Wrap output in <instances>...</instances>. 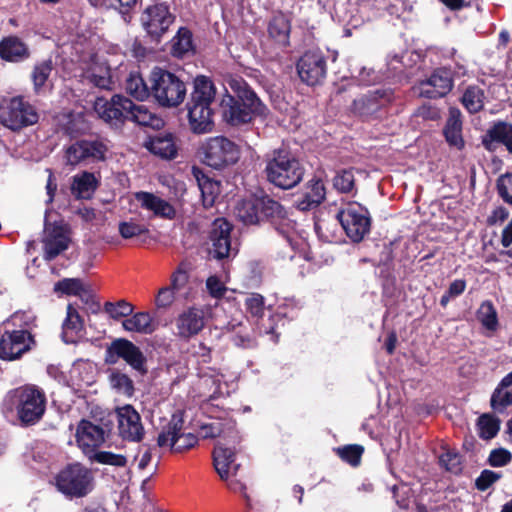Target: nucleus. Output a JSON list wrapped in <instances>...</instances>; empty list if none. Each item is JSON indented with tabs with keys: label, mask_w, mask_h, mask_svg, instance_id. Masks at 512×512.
I'll list each match as a JSON object with an SVG mask.
<instances>
[{
	"label": "nucleus",
	"mask_w": 512,
	"mask_h": 512,
	"mask_svg": "<svg viewBox=\"0 0 512 512\" xmlns=\"http://www.w3.org/2000/svg\"><path fill=\"white\" fill-rule=\"evenodd\" d=\"M512 460V454L505 448L494 449L490 452L488 457V464L492 467H503L509 464Z\"/></svg>",
	"instance_id": "obj_54"
},
{
	"label": "nucleus",
	"mask_w": 512,
	"mask_h": 512,
	"mask_svg": "<svg viewBox=\"0 0 512 512\" xmlns=\"http://www.w3.org/2000/svg\"><path fill=\"white\" fill-rule=\"evenodd\" d=\"M118 230L121 237L124 239H131L148 232V229L145 225L137 223L133 220L120 222L118 225Z\"/></svg>",
	"instance_id": "obj_52"
},
{
	"label": "nucleus",
	"mask_w": 512,
	"mask_h": 512,
	"mask_svg": "<svg viewBox=\"0 0 512 512\" xmlns=\"http://www.w3.org/2000/svg\"><path fill=\"white\" fill-rule=\"evenodd\" d=\"M176 295L174 290L170 289L168 286L163 287L157 294L155 304L158 308H168L175 301Z\"/></svg>",
	"instance_id": "obj_59"
},
{
	"label": "nucleus",
	"mask_w": 512,
	"mask_h": 512,
	"mask_svg": "<svg viewBox=\"0 0 512 512\" xmlns=\"http://www.w3.org/2000/svg\"><path fill=\"white\" fill-rule=\"evenodd\" d=\"M264 172L271 184L288 190L302 181L304 167L291 152L277 149L267 156Z\"/></svg>",
	"instance_id": "obj_4"
},
{
	"label": "nucleus",
	"mask_w": 512,
	"mask_h": 512,
	"mask_svg": "<svg viewBox=\"0 0 512 512\" xmlns=\"http://www.w3.org/2000/svg\"><path fill=\"white\" fill-rule=\"evenodd\" d=\"M325 187L318 178L308 181L302 195L295 201V206L300 211H308L318 207L325 199Z\"/></svg>",
	"instance_id": "obj_24"
},
{
	"label": "nucleus",
	"mask_w": 512,
	"mask_h": 512,
	"mask_svg": "<svg viewBox=\"0 0 512 512\" xmlns=\"http://www.w3.org/2000/svg\"><path fill=\"white\" fill-rule=\"evenodd\" d=\"M210 422L196 423L197 435L187 431L185 418H171L157 437L160 448H168L171 452L179 453L196 445L198 437L214 439L221 437L226 443L218 442L213 450V464L222 480H227L239 469L234 464L235 446L240 443L241 437L235 429L236 423L232 418H210Z\"/></svg>",
	"instance_id": "obj_1"
},
{
	"label": "nucleus",
	"mask_w": 512,
	"mask_h": 512,
	"mask_svg": "<svg viewBox=\"0 0 512 512\" xmlns=\"http://www.w3.org/2000/svg\"><path fill=\"white\" fill-rule=\"evenodd\" d=\"M37 121V112L21 97L9 99L0 107V122L13 131L33 125Z\"/></svg>",
	"instance_id": "obj_9"
},
{
	"label": "nucleus",
	"mask_w": 512,
	"mask_h": 512,
	"mask_svg": "<svg viewBox=\"0 0 512 512\" xmlns=\"http://www.w3.org/2000/svg\"><path fill=\"white\" fill-rule=\"evenodd\" d=\"M133 309V305L125 300H119L116 303L106 302L104 304V311L114 320L131 315Z\"/></svg>",
	"instance_id": "obj_46"
},
{
	"label": "nucleus",
	"mask_w": 512,
	"mask_h": 512,
	"mask_svg": "<svg viewBox=\"0 0 512 512\" xmlns=\"http://www.w3.org/2000/svg\"><path fill=\"white\" fill-rule=\"evenodd\" d=\"M29 55L27 46L17 37L11 36L0 42V56L10 62H18Z\"/></svg>",
	"instance_id": "obj_30"
},
{
	"label": "nucleus",
	"mask_w": 512,
	"mask_h": 512,
	"mask_svg": "<svg viewBox=\"0 0 512 512\" xmlns=\"http://www.w3.org/2000/svg\"><path fill=\"white\" fill-rule=\"evenodd\" d=\"M415 114L423 119L435 120L439 118V111L428 104L420 106Z\"/></svg>",
	"instance_id": "obj_60"
},
{
	"label": "nucleus",
	"mask_w": 512,
	"mask_h": 512,
	"mask_svg": "<svg viewBox=\"0 0 512 512\" xmlns=\"http://www.w3.org/2000/svg\"><path fill=\"white\" fill-rule=\"evenodd\" d=\"M354 174L351 169L339 171L333 179V186L342 193L350 192L354 187Z\"/></svg>",
	"instance_id": "obj_50"
},
{
	"label": "nucleus",
	"mask_w": 512,
	"mask_h": 512,
	"mask_svg": "<svg viewBox=\"0 0 512 512\" xmlns=\"http://www.w3.org/2000/svg\"><path fill=\"white\" fill-rule=\"evenodd\" d=\"M117 416H139V413L133 408V406L127 404L122 407H116L115 409Z\"/></svg>",
	"instance_id": "obj_63"
},
{
	"label": "nucleus",
	"mask_w": 512,
	"mask_h": 512,
	"mask_svg": "<svg viewBox=\"0 0 512 512\" xmlns=\"http://www.w3.org/2000/svg\"><path fill=\"white\" fill-rule=\"evenodd\" d=\"M189 276L185 270L179 267L171 276L170 289L174 290L176 294H180L188 284Z\"/></svg>",
	"instance_id": "obj_57"
},
{
	"label": "nucleus",
	"mask_w": 512,
	"mask_h": 512,
	"mask_svg": "<svg viewBox=\"0 0 512 512\" xmlns=\"http://www.w3.org/2000/svg\"><path fill=\"white\" fill-rule=\"evenodd\" d=\"M482 143L488 150H494L495 143H502L512 153V124L505 122L495 124L487 131Z\"/></svg>",
	"instance_id": "obj_27"
},
{
	"label": "nucleus",
	"mask_w": 512,
	"mask_h": 512,
	"mask_svg": "<svg viewBox=\"0 0 512 512\" xmlns=\"http://www.w3.org/2000/svg\"><path fill=\"white\" fill-rule=\"evenodd\" d=\"M491 407L497 413H503L512 404V372L506 375L491 396Z\"/></svg>",
	"instance_id": "obj_29"
},
{
	"label": "nucleus",
	"mask_w": 512,
	"mask_h": 512,
	"mask_svg": "<svg viewBox=\"0 0 512 512\" xmlns=\"http://www.w3.org/2000/svg\"><path fill=\"white\" fill-rule=\"evenodd\" d=\"M109 430L103 425L82 418L76 430V442L79 448L86 454L91 455L106 440Z\"/></svg>",
	"instance_id": "obj_16"
},
{
	"label": "nucleus",
	"mask_w": 512,
	"mask_h": 512,
	"mask_svg": "<svg viewBox=\"0 0 512 512\" xmlns=\"http://www.w3.org/2000/svg\"><path fill=\"white\" fill-rule=\"evenodd\" d=\"M392 99V92L388 89H378L369 95L362 96L353 102V111L360 116H369L378 111L380 106Z\"/></svg>",
	"instance_id": "obj_23"
},
{
	"label": "nucleus",
	"mask_w": 512,
	"mask_h": 512,
	"mask_svg": "<svg viewBox=\"0 0 512 512\" xmlns=\"http://www.w3.org/2000/svg\"><path fill=\"white\" fill-rule=\"evenodd\" d=\"M126 92L136 100L143 101L151 95L150 87L138 73H130L125 83Z\"/></svg>",
	"instance_id": "obj_39"
},
{
	"label": "nucleus",
	"mask_w": 512,
	"mask_h": 512,
	"mask_svg": "<svg viewBox=\"0 0 512 512\" xmlns=\"http://www.w3.org/2000/svg\"><path fill=\"white\" fill-rule=\"evenodd\" d=\"M46 404L44 391L35 385H26L18 391V416H43Z\"/></svg>",
	"instance_id": "obj_18"
},
{
	"label": "nucleus",
	"mask_w": 512,
	"mask_h": 512,
	"mask_svg": "<svg viewBox=\"0 0 512 512\" xmlns=\"http://www.w3.org/2000/svg\"><path fill=\"white\" fill-rule=\"evenodd\" d=\"M120 358L125 360L126 363L140 374L146 373V358L142 351L134 343L124 338H118L108 346L105 362L116 364Z\"/></svg>",
	"instance_id": "obj_13"
},
{
	"label": "nucleus",
	"mask_w": 512,
	"mask_h": 512,
	"mask_svg": "<svg viewBox=\"0 0 512 512\" xmlns=\"http://www.w3.org/2000/svg\"><path fill=\"white\" fill-rule=\"evenodd\" d=\"M54 291L79 296L84 291V288L81 280L77 278H65L55 284Z\"/></svg>",
	"instance_id": "obj_51"
},
{
	"label": "nucleus",
	"mask_w": 512,
	"mask_h": 512,
	"mask_svg": "<svg viewBox=\"0 0 512 512\" xmlns=\"http://www.w3.org/2000/svg\"><path fill=\"white\" fill-rule=\"evenodd\" d=\"M93 474L85 466L74 463L63 468L55 477L59 492L69 498H82L93 489Z\"/></svg>",
	"instance_id": "obj_8"
},
{
	"label": "nucleus",
	"mask_w": 512,
	"mask_h": 512,
	"mask_svg": "<svg viewBox=\"0 0 512 512\" xmlns=\"http://www.w3.org/2000/svg\"><path fill=\"white\" fill-rule=\"evenodd\" d=\"M126 331L151 334L156 330V324L149 313L139 312L127 318L122 323Z\"/></svg>",
	"instance_id": "obj_34"
},
{
	"label": "nucleus",
	"mask_w": 512,
	"mask_h": 512,
	"mask_svg": "<svg viewBox=\"0 0 512 512\" xmlns=\"http://www.w3.org/2000/svg\"><path fill=\"white\" fill-rule=\"evenodd\" d=\"M135 199L142 208L152 211L156 216L172 219L175 215L174 208L167 201L153 193L137 192L135 193Z\"/></svg>",
	"instance_id": "obj_26"
},
{
	"label": "nucleus",
	"mask_w": 512,
	"mask_h": 512,
	"mask_svg": "<svg viewBox=\"0 0 512 512\" xmlns=\"http://www.w3.org/2000/svg\"><path fill=\"white\" fill-rule=\"evenodd\" d=\"M148 149L162 158H173L176 155V147L171 134L158 135L151 139Z\"/></svg>",
	"instance_id": "obj_38"
},
{
	"label": "nucleus",
	"mask_w": 512,
	"mask_h": 512,
	"mask_svg": "<svg viewBox=\"0 0 512 512\" xmlns=\"http://www.w3.org/2000/svg\"><path fill=\"white\" fill-rule=\"evenodd\" d=\"M234 213L245 225H256L265 220L273 221L286 217L284 207L266 194L240 200L235 206Z\"/></svg>",
	"instance_id": "obj_5"
},
{
	"label": "nucleus",
	"mask_w": 512,
	"mask_h": 512,
	"mask_svg": "<svg viewBox=\"0 0 512 512\" xmlns=\"http://www.w3.org/2000/svg\"><path fill=\"white\" fill-rule=\"evenodd\" d=\"M337 218L347 236L354 242L361 241L370 231L371 219L366 207L350 202L340 210Z\"/></svg>",
	"instance_id": "obj_10"
},
{
	"label": "nucleus",
	"mask_w": 512,
	"mask_h": 512,
	"mask_svg": "<svg viewBox=\"0 0 512 512\" xmlns=\"http://www.w3.org/2000/svg\"><path fill=\"white\" fill-rule=\"evenodd\" d=\"M231 224L223 218L216 219L210 231L211 247L209 254L212 258L222 260L228 258L233 251L230 233Z\"/></svg>",
	"instance_id": "obj_19"
},
{
	"label": "nucleus",
	"mask_w": 512,
	"mask_h": 512,
	"mask_svg": "<svg viewBox=\"0 0 512 512\" xmlns=\"http://www.w3.org/2000/svg\"><path fill=\"white\" fill-rule=\"evenodd\" d=\"M477 427L479 436L484 440H490L497 435L500 423L498 418H478Z\"/></svg>",
	"instance_id": "obj_49"
},
{
	"label": "nucleus",
	"mask_w": 512,
	"mask_h": 512,
	"mask_svg": "<svg viewBox=\"0 0 512 512\" xmlns=\"http://www.w3.org/2000/svg\"><path fill=\"white\" fill-rule=\"evenodd\" d=\"M202 162L207 166L222 170L234 165L240 158V148L224 136L207 138L199 148Z\"/></svg>",
	"instance_id": "obj_7"
},
{
	"label": "nucleus",
	"mask_w": 512,
	"mask_h": 512,
	"mask_svg": "<svg viewBox=\"0 0 512 512\" xmlns=\"http://www.w3.org/2000/svg\"><path fill=\"white\" fill-rule=\"evenodd\" d=\"M461 130V112L457 108H450L449 117L444 129V135L447 142L458 149H461L464 145Z\"/></svg>",
	"instance_id": "obj_31"
},
{
	"label": "nucleus",
	"mask_w": 512,
	"mask_h": 512,
	"mask_svg": "<svg viewBox=\"0 0 512 512\" xmlns=\"http://www.w3.org/2000/svg\"><path fill=\"white\" fill-rule=\"evenodd\" d=\"M465 288L466 282L463 279H456L450 284L447 292L452 297H457L464 292Z\"/></svg>",
	"instance_id": "obj_62"
},
{
	"label": "nucleus",
	"mask_w": 512,
	"mask_h": 512,
	"mask_svg": "<svg viewBox=\"0 0 512 512\" xmlns=\"http://www.w3.org/2000/svg\"><path fill=\"white\" fill-rule=\"evenodd\" d=\"M192 33L189 29L181 27L171 40V54L177 58H184L193 53Z\"/></svg>",
	"instance_id": "obj_33"
},
{
	"label": "nucleus",
	"mask_w": 512,
	"mask_h": 512,
	"mask_svg": "<svg viewBox=\"0 0 512 512\" xmlns=\"http://www.w3.org/2000/svg\"><path fill=\"white\" fill-rule=\"evenodd\" d=\"M84 330V321L77 309L69 304L66 309V318L62 324V340L67 343H76L77 337Z\"/></svg>",
	"instance_id": "obj_28"
},
{
	"label": "nucleus",
	"mask_w": 512,
	"mask_h": 512,
	"mask_svg": "<svg viewBox=\"0 0 512 512\" xmlns=\"http://www.w3.org/2000/svg\"><path fill=\"white\" fill-rule=\"evenodd\" d=\"M174 21L175 16L163 3L148 6L141 15L143 29L157 41L168 31Z\"/></svg>",
	"instance_id": "obj_14"
},
{
	"label": "nucleus",
	"mask_w": 512,
	"mask_h": 512,
	"mask_svg": "<svg viewBox=\"0 0 512 512\" xmlns=\"http://www.w3.org/2000/svg\"><path fill=\"white\" fill-rule=\"evenodd\" d=\"M150 91L155 101L163 107H177L186 95V86L173 73L155 68L150 74Z\"/></svg>",
	"instance_id": "obj_6"
},
{
	"label": "nucleus",
	"mask_w": 512,
	"mask_h": 512,
	"mask_svg": "<svg viewBox=\"0 0 512 512\" xmlns=\"http://www.w3.org/2000/svg\"><path fill=\"white\" fill-rule=\"evenodd\" d=\"M453 87L451 72L446 69L435 70L429 78L419 83L418 94L425 98H440Z\"/></svg>",
	"instance_id": "obj_20"
},
{
	"label": "nucleus",
	"mask_w": 512,
	"mask_h": 512,
	"mask_svg": "<svg viewBox=\"0 0 512 512\" xmlns=\"http://www.w3.org/2000/svg\"><path fill=\"white\" fill-rule=\"evenodd\" d=\"M34 338L26 329L6 331L0 339V359L12 361L31 350Z\"/></svg>",
	"instance_id": "obj_15"
},
{
	"label": "nucleus",
	"mask_w": 512,
	"mask_h": 512,
	"mask_svg": "<svg viewBox=\"0 0 512 512\" xmlns=\"http://www.w3.org/2000/svg\"><path fill=\"white\" fill-rule=\"evenodd\" d=\"M226 82L238 97L235 99L226 92L220 100V113L227 124L232 126L245 124L250 122L254 115L263 112L264 106L260 99L243 78L231 76Z\"/></svg>",
	"instance_id": "obj_2"
},
{
	"label": "nucleus",
	"mask_w": 512,
	"mask_h": 512,
	"mask_svg": "<svg viewBox=\"0 0 512 512\" xmlns=\"http://www.w3.org/2000/svg\"><path fill=\"white\" fill-rule=\"evenodd\" d=\"M85 79L99 89L111 90L113 79L111 69L105 61L93 58L90 66L85 72Z\"/></svg>",
	"instance_id": "obj_25"
},
{
	"label": "nucleus",
	"mask_w": 512,
	"mask_h": 512,
	"mask_svg": "<svg viewBox=\"0 0 512 512\" xmlns=\"http://www.w3.org/2000/svg\"><path fill=\"white\" fill-rule=\"evenodd\" d=\"M89 457L97 463L116 467H124L127 463V459L124 455L109 451H95Z\"/></svg>",
	"instance_id": "obj_48"
},
{
	"label": "nucleus",
	"mask_w": 512,
	"mask_h": 512,
	"mask_svg": "<svg viewBox=\"0 0 512 512\" xmlns=\"http://www.w3.org/2000/svg\"><path fill=\"white\" fill-rule=\"evenodd\" d=\"M300 79L307 85L319 84L326 76V59L320 51H307L297 63Z\"/></svg>",
	"instance_id": "obj_17"
},
{
	"label": "nucleus",
	"mask_w": 512,
	"mask_h": 512,
	"mask_svg": "<svg viewBox=\"0 0 512 512\" xmlns=\"http://www.w3.org/2000/svg\"><path fill=\"white\" fill-rule=\"evenodd\" d=\"M509 216V212L504 207H497L488 218L489 224H495L497 222H503Z\"/></svg>",
	"instance_id": "obj_61"
},
{
	"label": "nucleus",
	"mask_w": 512,
	"mask_h": 512,
	"mask_svg": "<svg viewBox=\"0 0 512 512\" xmlns=\"http://www.w3.org/2000/svg\"><path fill=\"white\" fill-rule=\"evenodd\" d=\"M247 311L254 317H261L264 313V298L258 293H251L245 300Z\"/></svg>",
	"instance_id": "obj_55"
},
{
	"label": "nucleus",
	"mask_w": 512,
	"mask_h": 512,
	"mask_svg": "<svg viewBox=\"0 0 512 512\" xmlns=\"http://www.w3.org/2000/svg\"><path fill=\"white\" fill-rule=\"evenodd\" d=\"M52 68L51 60H45L35 65L31 75L35 91L44 86L51 74Z\"/></svg>",
	"instance_id": "obj_47"
},
{
	"label": "nucleus",
	"mask_w": 512,
	"mask_h": 512,
	"mask_svg": "<svg viewBox=\"0 0 512 512\" xmlns=\"http://www.w3.org/2000/svg\"><path fill=\"white\" fill-rule=\"evenodd\" d=\"M502 477L500 472L485 469L475 480V486L480 491H486Z\"/></svg>",
	"instance_id": "obj_53"
},
{
	"label": "nucleus",
	"mask_w": 512,
	"mask_h": 512,
	"mask_svg": "<svg viewBox=\"0 0 512 512\" xmlns=\"http://www.w3.org/2000/svg\"><path fill=\"white\" fill-rule=\"evenodd\" d=\"M477 319L488 330L494 331L497 328V312L491 301H484L480 305L477 311Z\"/></svg>",
	"instance_id": "obj_42"
},
{
	"label": "nucleus",
	"mask_w": 512,
	"mask_h": 512,
	"mask_svg": "<svg viewBox=\"0 0 512 512\" xmlns=\"http://www.w3.org/2000/svg\"><path fill=\"white\" fill-rule=\"evenodd\" d=\"M70 238L68 231L62 225L49 224L45 227V236L43 239L44 254L46 261H51L69 246Z\"/></svg>",
	"instance_id": "obj_21"
},
{
	"label": "nucleus",
	"mask_w": 512,
	"mask_h": 512,
	"mask_svg": "<svg viewBox=\"0 0 512 512\" xmlns=\"http://www.w3.org/2000/svg\"><path fill=\"white\" fill-rule=\"evenodd\" d=\"M98 187V180L91 172L84 171L73 177L72 194L77 198L88 199Z\"/></svg>",
	"instance_id": "obj_32"
},
{
	"label": "nucleus",
	"mask_w": 512,
	"mask_h": 512,
	"mask_svg": "<svg viewBox=\"0 0 512 512\" xmlns=\"http://www.w3.org/2000/svg\"><path fill=\"white\" fill-rule=\"evenodd\" d=\"M290 22L283 14L275 15L269 22L268 32L271 38L281 45L289 44Z\"/></svg>",
	"instance_id": "obj_36"
},
{
	"label": "nucleus",
	"mask_w": 512,
	"mask_h": 512,
	"mask_svg": "<svg viewBox=\"0 0 512 512\" xmlns=\"http://www.w3.org/2000/svg\"><path fill=\"white\" fill-rule=\"evenodd\" d=\"M107 145L100 140H78L65 150V160L68 165L91 164L106 159Z\"/></svg>",
	"instance_id": "obj_11"
},
{
	"label": "nucleus",
	"mask_w": 512,
	"mask_h": 512,
	"mask_svg": "<svg viewBox=\"0 0 512 512\" xmlns=\"http://www.w3.org/2000/svg\"><path fill=\"white\" fill-rule=\"evenodd\" d=\"M195 176L201 191L204 207L208 208L213 206L215 199L219 194V184L216 181L207 178L205 175L199 177L195 174Z\"/></svg>",
	"instance_id": "obj_41"
},
{
	"label": "nucleus",
	"mask_w": 512,
	"mask_h": 512,
	"mask_svg": "<svg viewBox=\"0 0 512 512\" xmlns=\"http://www.w3.org/2000/svg\"><path fill=\"white\" fill-rule=\"evenodd\" d=\"M206 288L211 297L220 299L224 296L227 288L217 276H210L206 280Z\"/></svg>",
	"instance_id": "obj_58"
},
{
	"label": "nucleus",
	"mask_w": 512,
	"mask_h": 512,
	"mask_svg": "<svg viewBox=\"0 0 512 512\" xmlns=\"http://www.w3.org/2000/svg\"><path fill=\"white\" fill-rule=\"evenodd\" d=\"M151 458H152L151 447L148 446L138 462L139 469H141V470L145 469L148 466V464L150 463Z\"/></svg>",
	"instance_id": "obj_64"
},
{
	"label": "nucleus",
	"mask_w": 512,
	"mask_h": 512,
	"mask_svg": "<svg viewBox=\"0 0 512 512\" xmlns=\"http://www.w3.org/2000/svg\"><path fill=\"white\" fill-rule=\"evenodd\" d=\"M336 454L345 462L352 466H357L360 463L364 448L361 445L350 444L334 449Z\"/></svg>",
	"instance_id": "obj_44"
},
{
	"label": "nucleus",
	"mask_w": 512,
	"mask_h": 512,
	"mask_svg": "<svg viewBox=\"0 0 512 512\" xmlns=\"http://www.w3.org/2000/svg\"><path fill=\"white\" fill-rule=\"evenodd\" d=\"M216 95L213 82L206 76H197L194 80V89L186 107L191 130L197 134L212 131V109L210 105Z\"/></svg>",
	"instance_id": "obj_3"
},
{
	"label": "nucleus",
	"mask_w": 512,
	"mask_h": 512,
	"mask_svg": "<svg viewBox=\"0 0 512 512\" xmlns=\"http://www.w3.org/2000/svg\"><path fill=\"white\" fill-rule=\"evenodd\" d=\"M484 90L478 86H469L463 96L462 104L470 113L479 112L484 106Z\"/></svg>",
	"instance_id": "obj_40"
},
{
	"label": "nucleus",
	"mask_w": 512,
	"mask_h": 512,
	"mask_svg": "<svg viewBox=\"0 0 512 512\" xmlns=\"http://www.w3.org/2000/svg\"><path fill=\"white\" fill-rule=\"evenodd\" d=\"M128 120L141 126L160 128L163 124L162 119L152 113L145 105H136L129 109Z\"/></svg>",
	"instance_id": "obj_37"
},
{
	"label": "nucleus",
	"mask_w": 512,
	"mask_h": 512,
	"mask_svg": "<svg viewBox=\"0 0 512 512\" xmlns=\"http://www.w3.org/2000/svg\"><path fill=\"white\" fill-rule=\"evenodd\" d=\"M109 383L114 390L123 395L132 396L134 392L133 381L126 374L118 370H113L110 373Z\"/></svg>",
	"instance_id": "obj_43"
},
{
	"label": "nucleus",
	"mask_w": 512,
	"mask_h": 512,
	"mask_svg": "<svg viewBox=\"0 0 512 512\" xmlns=\"http://www.w3.org/2000/svg\"><path fill=\"white\" fill-rule=\"evenodd\" d=\"M133 102L122 95L116 94L110 100L98 97L94 103V110L105 123L111 127H121L128 120L129 109Z\"/></svg>",
	"instance_id": "obj_12"
},
{
	"label": "nucleus",
	"mask_w": 512,
	"mask_h": 512,
	"mask_svg": "<svg viewBox=\"0 0 512 512\" xmlns=\"http://www.w3.org/2000/svg\"><path fill=\"white\" fill-rule=\"evenodd\" d=\"M205 326L204 310L190 307L183 311L176 319L177 335L181 338H190L197 335Z\"/></svg>",
	"instance_id": "obj_22"
},
{
	"label": "nucleus",
	"mask_w": 512,
	"mask_h": 512,
	"mask_svg": "<svg viewBox=\"0 0 512 512\" xmlns=\"http://www.w3.org/2000/svg\"><path fill=\"white\" fill-rule=\"evenodd\" d=\"M439 463L447 471L459 474L462 471V460L458 452L453 449H445L439 456Z\"/></svg>",
	"instance_id": "obj_45"
},
{
	"label": "nucleus",
	"mask_w": 512,
	"mask_h": 512,
	"mask_svg": "<svg viewBox=\"0 0 512 512\" xmlns=\"http://www.w3.org/2000/svg\"><path fill=\"white\" fill-rule=\"evenodd\" d=\"M119 435L127 441L140 442L145 434L141 418H119Z\"/></svg>",
	"instance_id": "obj_35"
},
{
	"label": "nucleus",
	"mask_w": 512,
	"mask_h": 512,
	"mask_svg": "<svg viewBox=\"0 0 512 512\" xmlns=\"http://www.w3.org/2000/svg\"><path fill=\"white\" fill-rule=\"evenodd\" d=\"M497 190L500 197L508 204L512 205V174L502 175L497 180Z\"/></svg>",
	"instance_id": "obj_56"
}]
</instances>
